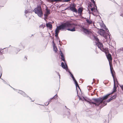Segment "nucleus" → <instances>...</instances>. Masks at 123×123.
I'll return each mask as SVG.
<instances>
[{
  "label": "nucleus",
  "mask_w": 123,
  "mask_h": 123,
  "mask_svg": "<svg viewBox=\"0 0 123 123\" xmlns=\"http://www.w3.org/2000/svg\"><path fill=\"white\" fill-rule=\"evenodd\" d=\"M74 25V23H71L69 22H67L62 24L59 26V29H61L62 31L68 30L71 31H75V27L73 26Z\"/></svg>",
  "instance_id": "f257e3e1"
},
{
  "label": "nucleus",
  "mask_w": 123,
  "mask_h": 123,
  "mask_svg": "<svg viewBox=\"0 0 123 123\" xmlns=\"http://www.w3.org/2000/svg\"><path fill=\"white\" fill-rule=\"evenodd\" d=\"M74 25V23H71L69 22H67L62 24L59 26V29H61L62 31L68 30L71 31H75V27L73 26Z\"/></svg>",
  "instance_id": "f03ea898"
},
{
  "label": "nucleus",
  "mask_w": 123,
  "mask_h": 123,
  "mask_svg": "<svg viewBox=\"0 0 123 123\" xmlns=\"http://www.w3.org/2000/svg\"><path fill=\"white\" fill-rule=\"evenodd\" d=\"M83 97L85 101L86 102L90 104H94L96 106H98L101 104H102L103 103V106L107 104V103L106 102H103L101 97L97 98H92V100H94V102H92L91 100H89V101H88L86 99L85 97Z\"/></svg>",
  "instance_id": "7ed1b4c3"
},
{
  "label": "nucleus",
  "mask_w": 123,
  "mask_h": 123,
  "mask_svg": "<svg viewBox=\"0 0 123 123\" xmlns=\"http://www.w3.org/2000/svg\"><path fill=\"white\" fill-rule=\"evenodd\" d=\"M35 13L37 14L39 17H41L43 16V13L41 5H37V7L35 8L33 11Z\"/></svg>",
  "instance_id": "20e7f679"
},
{
  "label": "nucleus",
  "mask_w": 123,
  "mask_h": 123,
  "mask_svg": "<svg viewBox=\"0 0 123 123\" xmlns=\"http://www.w3.org/2000/svg\"><path fill=\"white\" fill-rule=\"evenodd\" d=\"M112 69H113V71L112 70V69H111V67H110V71L111 72V74H112V75L113 77V81H114V87L113 89V92H111V93L112 94L114 92H115L117 90V87L116 86V83L115 82V79L114 77V75L115 74V72H114V71L113 70V68H112Z\"/></svg>",
  "instance_id": "39448f33"
},
{
  "label": "nucleus",
  "mask_w": 123,
  "mask_h": 123,
  "mask_svg": "<svg viewBox=\"0 0 123 123\" xmlns=\"http://www.w3.org/2000/svg\"><path fill=\"white\" fill-rule=\"evenodd\" d=\"M98 32L100 35L103 36L105 39H107L109 38H110V36L108 32L107 33H106L105 30L103 29H101Z\"/></svg>",
  "instance_id": "423d86ee"
},
{
  "label": "nucleus",
  "mask_w": 123,
  "mask_h": 123,
  "mask_svg": "<svg viewBox=\"0 0 123 123\" xmlns=\"http://www.w3.org/2000/svg\"><path fill=\"white\" fill-rule=\"evenodd\" d=\"M96 40L98 42L96 44L98 48L103 52H105L106 50L103 48L102 43L99 41V40L97 38L96 39Z\"/></svg>",
  "instance_id": "0eeeda50"
},
{
  "label": "nucleus",
  "mask_w": 123,
  "mask_h": 123,
  "mask_svg": "<svg viewBox=\"0 0 123 123\" xmlns=\"http://www.w3.org/2000/svg\"><path fill=\"white\" fill-rule=\"evenodd\" d=\"M69 5L70 6H69V7H70V8H69L70 10L73 12L76 13H77L78 11L76 8V6L75 4L73 3L71 5L69 4Z\"/></svg>",
  "instance_id": "6e6552de"
},
{
  "label": "nucleus",
  "mask_w": 123,
  "mask_h": 123,
  "mask_svg": "<svg viewBox=\"0 0 123 123\" xmlns=\"http://www.w3.org/2000/svg\"><path fill=\"white\" fill-rule=\"evenodd\" d=\"M104 52L105 53L106 57L109 62L110 65V61H112V60L111 55L109 53L108 51L107 50ZM110 67H111L110 65Z\"/></svg>",
  "instance_id": "1a4fd4ad"
},
{
  "label": "nucleus",
  "mask_w": 123,
  "mask_h": 123,
  "mask_svg": "<svg viewBox=\"0 0 123 123\" xmlns=\"http://www.w3.org/2000/svg\"><path fill=\"white\" fill-rule=\"evenodd\" d=\"M68 73H69V74L70 76L72 77L73 80L74 82V84H75V86H76V89H77V87H78L79 89H80V87L78 85V83L76 80L75 79L74 77V76L73 74L72 73L68 71Z\"/></svg>",
  "instance_id": "9d476101"
},
{
  "label": "nucleus",
  "mask_w": 123,
  "mask_h": 123,
  "mask_svg": "<svg viewBox=\"0 0 123 123\" xmlns=\"http://www.w3.org/2000/svg\"><path fill=\"white\" fill-rule=\"evenodd\" d=\"M81 28L82 31L86 34H89L92 33L90 29H87L84 26L82 27Z\"/></svg>",
  "instance_id": "9b49d317"
},
{
  "label": "nucleus",
  "mask_w": 123,
  "mask_h": 123,
  "mask_svg": "<svg viewBox=\"0 0 123 123\" xmlns=\"http://www.w3.org/2000/svg\"><path fill=\"white\" fill-rule=\"evenodd\" d=\"M46 12L44 14V19L46 20V19H47L48 15L50 13V10L48 9V7H46L45 9Z\"/></svg>",
  "instance_id": "f8f14e48"
},
{
  "label": "nucleus",
  "mask_w": 123,
  "mask_h": 123,
  "mask_svg": "<svg viewBox=\"0 0 123 123\" xmlns=\"http://www.w3.org/2000/svg\"><path fill=\"white\" fill-rule=\"evenodd\" d=\"M61 66L64 69H65L67 72H68V71L70 72L69 69L68 68V66L67 65L66 63H65V65L64 63L62 62L61 63Z\"/></svg>",
  "instance_id": "ddd939ff"
},
{
  "label": "nucleus",
  "mask_w": 123,
  "mask_h": 123,
  "mask_svg": "<svg viewBox=\"0 0 123 123\" xmlns=\"http://www.w3.org/2000/svg\"><path fill=\"white\" fill-rule=\"evenodd\" d=\"M17 92L18 93L22 95L24 97H28V96L27 95L25 92H23V91L20 90H18L17 91Z\"/></svg>",
  "instance_id": "4468645a"
},
{
  "label": "nucleus",
  "mask_w": 123,
  "mask_h": 123,
  "mask_svg": "<svg viewBox=\"0 0 123 123\" xmlns=\"http://www.w3.org/2000/svg\"><path fill=\"white\" fill-rule=\"evenodd\" d=\"M14 51L13 52V54L14 55L17 54L18 52L20 50V49L17 48H14Z\"/></svg>",
  "instance_id": "2eb2a0df"
},
{
  "label": "nucleus",
  "mask_w": 123,
  "mask_h": 123,
  "mask_svg": "<svg viewBox=\"0 0 123 123\" xmlns=\"http://www.w3.org/2000/svg\"><path fill=\"white\" fill-rule=\"evenodd\" d=\"M57 94L55 95L53 98H50L48 102V103L47 105H45L46 106H47L52 101V100L56 98L57 97Z\"/></svg>",
  "instance_id": "dca6fc26"
},
{
  "label": "nucleus",
  "mask_w": 123,
  "mask_h": 123,
  "mask_svg": "<svg viewBox=\"0 0 123 123\" xmlns=\"http://www.w3.org/2000/svg\"><path fill=\"white\" fill-rule=\"evenodd\" d=\"M111 94H112L111 93H110L106 95L103 97H101L102 99V100L103 102H104L103 100H105L108 98L109 97L110 95Z\"/></svg>",
  "instance_id": "f3484780"
},
{
  "label": "nucleus",
  "mask_w": 123,
  "mask_h": 123,
  "mask_svg": "<svg viewBox=\"0 0 123 123\" xmlns=\"http://www.w3.org/2000/svg\"><path fill=\"white\" fill-rule=\"evenodd\" d=\"M117 96V95L116 94L115 95L113 96L112 97H111L110 98H109L108 99L107 101L106 102H110L111 100L115 98Z\"/></svg>",
  "instance_id": "a211bd4d"
},
{
  "label": "nucleus",
  "mask_w": 123,
  "mask_h": 123,
  "mask_svg": "<svg viewBox=\"0 0 123 123\" xmlns=\"http://www.w3.org/2000/svg\"><path fill=\"white\" fill-rule=\"evenodd\" d=\"M46 25L47 27L49 28L50 29L52 28V25L49 23H47Z\"/></svg>",
  "instance_id": "6ab92c4d"
},
{
  "label": "nucleus",
  "mask_w": 123,
  "mask_h": 123,
  "mask_svg": "<svg viewBox=\"0 0 123 123\" xmlns=\"http://www.w3.org/2000/svg\"><path fill=\"white\" fill-rule=\"evenodd\" d=\"M60 30H62L59 29V26H57L55 30V33L58 34L60 31Z\"/></svg>",
  "instance_id": "aec40b11"
},
{
  "label": "nucleus",
  "mask_w": 123,
  "mask_h": 123,
  "mask_svg": "<svg viewBox=\"0 0 123 123\" xmlns=\"http://www.w3.org/2000/svg\"><path fill=\"white\" fill-rule=\"evenodd\" d=\"M53 45L54 51H56V50L57 49L56 46L55 45L53 40Z\"/></svg>",
  "instance_id": "412c9836"
},
{
  "label": "nucleus",
  "mask_w": 123,
  "mask_h": 123,
  "mask_svg": "<svg viewBox=\"0 0 123 123\" xmlns=\"http://www.w3.org/2000/svg\"><path fill=\"white\" fill-rule=\"evenodd\" d=\"M83 10V9L82 8L80 7H79L78 9V13H80L82 12Z\"/></svg>",
  "instance_id": "4be33fe9"
},
{
  "label": "nucleus",
  "mask_w": 123,
  "mask_h": 123,
  "mask_svg": "<svg viewBox=\"0 0 123 123\" xmlns=\"http://www.w3.org/2000/svg\"><path fill=\"white\" fill-rule=\"evenodd\" d=\"M5 48H3V51L2 52H1L0 51V55H2V54H5L7 53L8 51V50L7 49L5 51H4V49H5Z\"/></svg>",
  "instance_id": "5701e85b"
},
{
  "label": "nucleus",
  "mask_w": 123,
  "mask_h": 123,
  "mask_svg": "<svg viewBox=\"0 0 123 123\" xmlns=\"http://www.w3.org/2000/svg\"><path fill=\"white\" fill-rule=\"evenodd\" d=\"M86 21L87 24H91L92 23V21L91 20H89V19H86Z\"/></svg>",
  "instance_id": "b1692460"
},
{
  "label": "nucleus",
  "mask_w": 123,
  "mask_h": 123,
  "mask_svg": "<svg viewBox=\"0 0 123 123\" xmlns=\"http://www.w3.org/2000/svg\"><path fill=\"white\" fill-rule=\"evenodd\" d=\"M102 26L106 30V31H107V32H108L109 33V30L106 27V26L105 25L103 24V25H102Z\"/></svg>",
  "instance_id": "393cba45"
},
{
  "label": "nucleus",
  "mask_w": 123,
  "mask_h": 123,
  "mask_svg": "<svg viewBox=\"0 0 123 123\" xmlns=\"http://www.w3.org/2000/svg\"><path fill=\"white\" fill-rule=\"evenodd\" d=\"M25 16H26V17H27L26 14L28 15L29 14V13H30V12L26 10H25Z\"/></svg>",
  "instance_id": "a878e982"
},
{
  "label": "nucleus",
  "mask_w": 123,
  "mask_h": 123,
  "mask_svg": "<svg viewBox=\"0 0 123 123\" xmlns=\"http://www.w3.org/2000/svg\"><path fill=\"white\" fill-rule=\"evenodd\" d=\"M61 60H62L65 63H65H66V61L65 60V59L64 57V56H61Z\"/></svg>",
  "instance_id": "bb28decb"
},
{
  "label": "nucleus",
  "mask_w": 123,
  "mask_h": 123,
  "mask_svg": "<svg viewBox=\"0 0 123 123\" xmlns=\"http://www.w3.org/2000/svg\"><path fill=\"white\" fill-rule=\"evenodd\" d=\"M91 10L92 12H93V13H92V14L94 15H95V14L94 13V12H93L95 10V8L94 7H93L91 9Z\"/></svg>",
  "instance_id": "cd10ccee"
},
{
  "label": "nucleus",
  "mask_w": 123,
  "mask_h": 123,
  "mask_svg": "<svg viewBox=\"0 0 123 123\" xmlns=\"http://www.w3.org/2000/svg\"><path fill=\"white\" fill-rule=\"evenodd\" d=\"M19 45V47H23V48H24V47L23 45V43H21Z\"/></svg>",
  "instance_id": "c85d7f7f"
},
{
  "label": "nucleus",
  "mask_w": 123,
  "mask_h": 123,
  "mask_svg": "<svg viewBox=\"0 0 123 123\" xmlns=\"http://www.w3.org/2000/svg\"><path fill=\"white\" fill-rule=\"evenodd\" d=\"M45 26V25H43V24H42L39 27H40L43 28Z\"/></svg>",
  "instance_id": "c756f323"
},
{
  "label": "nucleus",
  "mask_w": 123,
  "mask_h": 123,
  "mask_svg": "<svg viewBox=\"0 0 123 123\" xmlns=\"http://www.w3.org/2000/svg\"><path fill=\"white\" fill-rule=\"evenodd\" d=\"M55 72L59 76V79H60L61 76L60 75L59 73L57 71H55Z\"/></svg>",
  "instance_id": "7c9ffc66"
},
{
  "label": "nucleus",
  "mask_w": 123,
  "mask_h": 123,
  "mask_svg": "<svg viewBox=\"0 0 123 123\" xmlns=\"http://www.w3.org/2000/svg\"><path fill=\"white\" fill-rule=\"evenodd\" d=\"M93 12H96V13H97L98 14L99 13V12L97 9V10H95L94 11H93Z\"/></svg>",
  "instance_id": "2f4dec72"
},
{
  "label": "nucleus",
  "mask_w": 123,
  "mask_h": 123,
  "mask_svg": "<svg viewBox=\"0 0 123 123\" xmlns=\"http://www.w3.org/2000/svg\"><path fill=\"white\" fill-rule=\"evenodd\" d=\"M60 55L61 56H64V55L63 54L62 52V51L61 50H60Z\"/></svg>",
  "instance_id": "473e14b6"
},
{
  "label": "nucleus",
  "mask_w": 123,
  "mask_h": 123,
  "mask_svg": "<svg viewBox=\"0 0 123 123\" xmlns=\"http://www.w3.org/2000/svg\"><path fill=\"white\" fill-rule=\"evenodd\" d=\"M105 123H109L108 119H107V120H105V121H104Z\"/></svg>",
  "instance_id": "72a5a7b5"
},
{
  "label": "nucleus",
  "mask_w": 123,
  "mask_h": 123,
  "mask_svg": "<svg viewBox=\"0 0 123 123\" xmlns=\"http://www.w3.org/2000/svg\"><path fill=\"white\" fill-rule=\"evenodd\" d=\"M91 1L93 3V4L94 5H95V1L94 0H91Z\"/></svg>",
  "instance_id": "f704fd0d"
},
{
  "label": "nucleus",
  "mask_w": 123,
  "mask_h": 123,
  "mask_svg": "<svg viewBox=\"0 0 123 123\" xmlns=\"http://www.w3.org/2000/svg\"><path fill=\"white\" fill-rule=\"evenodd\" d=\"M48 1H49V2H55V0H48Z\"/></svg>",
  "instance_id": "c9c22d12"
},
{
  "label": "nucleus",
  "mask_w": 123,
  "mask_h": 123,
  "mask_svg": "<svg viewBox=\"0 0 123 123\" xmlns=\"http://www.w3.org/2000/svg\"><path fill=\"white\" fill-rule=\"evenodd\" d=\"M55 1L56 2H59L62 1V0H55Z\"/></svg>",
  "instance_id": "e433bc0d"
},
{
  "label": "nucleus",
  "mask_w": 123,
  "mask_h": 123,
  "mask_svg": "<svg viewBox=\"0 0 123 123\" xmlns=\"http://www.w3.org/2000/svg\"><path fill=\"white\" fill-rule=\"evenodd\" d=\"M111 1L114 3L116 4H117L118 5V4L114 0H111Z\"/></svg>",
  "instance_id": "4c0bfd02"
},
{
  "label": "nucleus",
  "mask_w": 123,
  "mask_h": 123,
  "mask_svg": "<svg viewBox=\"0 0 123 123\" xmlns=\"http://www.w3.org/2000/svg\"><path fill=\"white\" fill-rule=\"evenodd\" d=\"M58 33H55V36L56 37H58Z\"/></svg>",
  "instance_id": "58836bf2"
},
{
  "label": "nucleus",
  "mask_w": 123,
  "mask_h": 123,
  "mask_svg": "<svg viewBox=\"0 0 123 123\" xmlns=\"http://www.w3.org/2000/svg\"><path fill=\"white\" fill-rule=\"evenodd\" d=\"M69 1V0H64L63 1L64 2H68Z\"/></svg>",
  "instance_id": "ea45409f"
},
{
  "label": "nucleus",
  "mask_w": 123,
  "mask_h": 123,
  "mask_svg": "<svg viewBox=\"0 0 123 123\" xmlns=\"http://www.w3.org/2000/svg\"><path fill=\"white\" fill-rule=\"evenodd\" d=\"M122 90L123 91V85H122L120 86Z\"/></svg>",
  "instance_id": "a19ab883"
},
{
  "label": "nucleus",
  "mask_w": 123,
  "mask_h": 123,
  "mask_svg": "<svg viewBox=\"0 0 123 123\" xmlns=\"http://www.w3.org/2000/svg\"><path fill=\"white\" fill-rule=\"evenodd\" d=\"M70 7H69V6H68V7H67V8H66L65 10H69V8H70Z\"/></svg>",
  "instance_id": "79ce46f5"
},
{
  "label": "nucleus",
  "mask_w": 123,
  "mask_h": 123,
  "mask_svg": "<svg viewBox=\"0 0 123 123\" xmlns=\"http://www.w3.org/2000/svg\"><path fill=\"white\" fill-rule=\"evenodd\" d=\"M95 7H96V8H95V10H97V6H96V4L95 5H94Z\"/></svg>",
  "instance_id": "37998d69"
},
{
  "label": "nucleus",
  "mask_w": 123,
  "mask_h": 123,
  "mask_svg": "<svg viewBox=\"0 0 123 123\" xmlns=\"http://www.w3.org/2000/svg\"><path fill=\"white\" fill-rule=\"evenodd\" d=\"M25 61H26V60H27V56H25Z\"/></svg>",
  "instance_id": "c03bdc74"
},
{
  "label": "nucleus",
  "mask_w": 123,
  "mask_h": 123,
  "mask_svg": "<svg viewBox=\"0 0 123 123\" xmlns=\"http://www.w3.org/2000/svg\"><path fill=\"white\" fill-rule=\"evenodd\" d=\"M120 16L123 17V12H122Z\"/></svg>",
  "instance_id": "a18cd8bd"
},
{
  "label": "nucleus",
  "mask_w": 123,
  "mask_h": 123,
  "mask_svg": "<svg viewBox=\"0 0 123 123\" xmlns=\"http://www.w3.org/2000/svg\"><path fill=\"white\" fill-rule=\"evenodd\" d=\"M78 14H80V16H81L82 15V12L80 13H78Z\"/></svg>",
  "instance_id": "49530a36"
},
{
  "label": "nucleus",
  "mask_w": 123,
  "mask_h": 123,
  "mask_svg": "<svg viewBox=\"0 0 123 123\" xmlns=\"http://www.w3.org/2000/svg\"><path fill=\"white\" fill-rule=\"evenodd\" d=\"M2 80H3V82L5 83L6 84H7V83L6 81H5L4 80H3V79H2Z\"/></svg>",
  "instance_id": "de8ad7c7"
},
{
  "label": "nucleus",
  "mask_w": 123,
  "mask_h": 123,
  "mask_svg": "<svg viewBox=\"0 0 123 123\" xmlns=\"http://www.w3.org/2000/svg\"><path fill=\"white\" fill-rule=\"evenodd\" d=\"M60 42H61V41H60V39H59V44H60V45L61 46L62 45H61V43H60Z\"/></svg>",
  "instance_id": "09e8293b"
},
{
  "label": "nucleus",
  "mask_w": 123,
  "mask_h": 123,
  "mask_svg": "<svg viewBox=\"0 0 123 123\" xmlns=\"http://www.w3.org/2000/svg\"><path fill=\"white\" fill-rule=\"evenodd\" d=\"M56 38L57 40H58V39L59 40V38L58 36L57 37H56Z\"/></svg>",
  "instance_id": "8fccbe9b"
},
{
  "label": "nucleus",
  "mask_w": 123,
  "mask_h": 123,
  "mask_svg": "<svg viewBox=\"0 0 123 123\" xmlns=\"http://www.w3.org/2000/svg\"><path fill=\"white\" fill-rule=\"evenodd\" d=\"M28 97H29V99L30 100H31V98H30V97H29V96H28Z\"/></svg>",
  "instance_id": "3c124183"
},
{
  "label": "nucleus",
  "mask_w": 123,
  "mask_h": 123,
  "mask_svg": "<svg viewBox=\"0 0 123 123\" xmlns=\"http://www.w3.org/2000/svg\"><path fill=\"white\" fill-rule=\"evenodd\" d=\"M9 85V86H10L14 90H16V89H14V88H12V87L10 85Z\"/></svg>",
  "instance_id": "603ef678"
},
{
  "label": "nucleus",
  "mask_w": 123,
  "mask_h": 123,
  "mask_svg": "<svg viewBox=\"0 0 123 123\" xmlns=\"http://www.w3.org/2000/svg\"><path fill=\"white\" fill-rule=\"evenodd\" d=\"M93 81H94V82H95V79H93Z\"/></svg>",
  "instance_id": "864d4df0"
},
{
  "label": "nucleus",
  "mask_w": 123,
  "mask_h": 123,
  "mask_svg": "<svg viewBox=\"0 0 123 123\" xmlns=\"http://www.w3.org/2000/svg\"><path fill=\"white\" fill-rule=\"evenodd\" d=\"M96 53H97V54H98V52L97 51H96Z\"/></svg>",
  "instance_id": "5fc2aeb1"
},
{
  "label": "nucleus",
  "mask_w": 123,
  "mask_h": 123,
  "mask_svg": "<svg viewBox=\"0 0 123 123\" xmlns=\"http://www.w3.org/2000/svg\"><path fill=\"white\" fill-rule=\"evenodd\" d=\"M122 50H123V47L121 49Z\"/></svg>",
  "instance_id": "6e6d98bb"
},
{
  "label": "nucleus",
  "mask_w": 123,
  "mask_h": 123,
  "mask_svg": "<svg viewBox=\"0 0 123 123\" xmlns=\"http://www.w3.org/2000/svg\"><path fill=\"white\" fill-rule=\"evenodd\" d=\"M84 18L85 19H87L86 18H84H84Z\"/></svg>",
  "instance_id": "4d7b16f0"
},
{
  "label": "nucleus",
  "mask_w": 123,
  "mask_h": 123,
  "mask_svg": "<svg viewBox=\"0 0 123 123\" xmlns=\"http://www.w3.org/2000/svg\"><path fill=\"white\" fill-rule=\"evenodd\" d=\"M2 74H1V75H0V78H1V75H2Z\"/></svg>",
  "instance_id": "13d9d810"
},
{
  "label": "nucleus",
  "mask_w": 123,
  "mask_h": 123,
  "mask_svg": "<svg viewBox=\"0 0 123 123\" xmlns=\"http://www.w3.org/2000/svg\"><path fill=\"white\" fill-rule=\"evenodd\" d=\"M79 98H80L79 99H80L82 100V98H80V97H79Z\"/></svg>",
  "instance_id": "bf43d9fd"
},
{
  "label": "nucleus",
  "mask_w": 123,
  "mask_h": 123,
  "mask_svg": "<svg viewBox=\"0 0 123 123\" xmlns=\"http://www.w3.org/2000/svg\"><path fill=\"white\" fill-rule=\"evenodd\" d=\"M116 80H117V79H116ZM116 81H117V83H118V82L117 81V80H116Z\"/></svg>",
  "instance_id": "052dcab7"
},
{
  "label": "nucleus",
  "mask_w": 123,
  "mask_h": 123,
  "mask_svg": "<svg viewBox=\"0 0 123 123\" xmlns=\"http://www.w3.org/2000/svg\"><path fill=\"white\" fill-rule=\"evenodd\" d=\"M68 113L69 114H70V113L69 112V111L68 112Z\"/></svg>",
  "instance_id": "680f3d73"
},
{
  "label": "nucleus",
  "mask_w": 123,
  "mask_h": 123,
  "mask_svg": "<svg viewBox=\"0 0 123 123\" xmlns=\"http://www.w3.org/2000/svg\"><path fill=\"white\" fill-rule=\"evenodd\" d=\"M81 18H84V17H83L82 16H81Z\"/></svg>",
  "instance_id": "e2e57ef3"
},
{
  "label": "nucleus",
  "mask_w": 123,
  "mask_h": 123,
  "mask_svg": "<svg viewBox=\"0 0 123 123\" xmlns=\"http://www.w3.org/2000/svg\"><path fill=\"white\" fill-rule=\"evenodd\" d=\"M67 108V109H69V110H70L68 108Z\"/></svg>",
  "instance_id": "0e129e2a"
},
{
  "label": "nucleus",
  "mask_w": 123,
  "mask_h": 123,
  "mask_svg": "<svg viewBox=\"0 0 123 123\" xmlns=\"http://www.w3.org/2000/svg\"><path fill=\"white\" fill-rule=\"evenodd\" d=\"M34 101V100L33 101L31 100V101L33 102V101Z\"/></svg>",
  "instance_id": "69168bd1"
},
{
  "label": "nucleus",
  "mask_w": 123,
  "mask_h": 123,
  "mask_svg": "<svg viewBox=\"0 0 123 123\" xmlns=\"http://www.w3.org/2000/svg\"><path fill=\"white\" fill-rule=\"evenodd\" d=\"M93 82H92V84H93Z\"/></svg>",
  "instance_id": "338daca9"
},
{
  "label": "nucleus",
  "mask_w": 123,
  "mask_h": 123,
  "mask_svg": "<svg viewBox=\"0 0 123 123\" xmlns=\"http://www.w3.org/2000/svg\"><path fill=\"white\" fill-rule=\"evenodd\" d=\"M92 94H91V95H92Z\"/></svg>",
  "instance_id": "774afa93"
}]
</instances>
